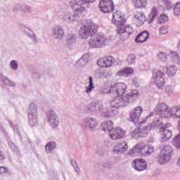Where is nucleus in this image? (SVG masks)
I'll return each instance as SVG.
<instances>
[{
	"mask_svg": "<svg viewBox=\"0 0 180 180\" xmlns=\"http://www.w3.org/2000/svg\"><path fill=\"white\" fill-rule=\"evenodd\" d=\"M137 96V91H134L124 97H118L110 101V106L103 109V104L101 101H92L94 113L100 112L103 117H110L119 114V108L127 106V102L131 98Z\"/></svg>",
	"mask_w": 180,
	"mask_h": 180,
	"instance_id": "nucleus-1",
	"label": "nucleus"
},
{
	"mask_svg": "<svg viewBox=\"0 0 180 180\" xmlns=\"http://www.w3.org/2000/svg\"><path fill=\"white\" fill-rule=\"evenodd\" d=\"M112 22L118 26L117 34L123 41L127 40L130 37V35L133 34V32H134L133 27H130V25H124L126 23V19L120 14L119 11L113 13Z\"/></svg>",
	"mask_w": 180,
	"mask_h": 180,
	"instance_id": "nucleus-2",
	"label": "nucleus"
},
{
	"mask_svg": "<svg viewBox=\"0 0 180 180\" xmlns=\"http://www.w3.org/2000/svg\"><path fill=\"white\" fill-rule=\"evenodd\" d=\"M70 5L72 9H75V11L74 13L68 11L63 15V19L67 23H72V22H75V20L79 18V15H81L84 11H86L88 9L86 7V3H85L84 1L71 0Z\"/></svg>",
	"mask_w": 180,
	"mask_h": 180,
	"instance_id": "nucleus-3",
	"label": "nucleus"
},
{
	"mask_svg": "<svg viewBox=\"0 0 180 180\" xmlns=\"http://www.w3.org/2000/svg\"><path fill=\"white\" fill-rule=\"evenodd\" d=\"M127 88V86L126 84H124V83H116L115 84H112L111 86H108L104 89L103 92L104 94H110L111 96H116V98H123L124 96H127L129 94H131V92L135 91L136 92V96L135 98L129 99L127 102V105H129V102H133V101H136L137 98H139V91L130 90L127 94H125ZM122 95L124 96H122Z\"/></svg>",
	"mask_w": 180,
	"mask_h": 180,
	"instance_id": "nucleus-4",
	"label": "nucleus"
},
{
	"mask_svg": "<svg viewBox=\"0 0 180 180\" xmlns=\"http://www.w3.org/2000/svg\"><path fill=\"white\" fill-rule=\"evenodd\" d=\"M162 124V122L158 117H155L153 122L144 127L136 129L134 131L131 132V136L133 139H140V137H146L150 130H155L158 129L160 125Z\"/></svg>",
	"mask_w": 180,
	"mask_h": 180,
	"instance_id": "nucleus-5",
	"label": "nucleus"
},
{
	"mask_svg": "<svg viewBox=\"0 0 180 180\" xmlns=\"http://www.w3.org/2000/svg\"><path fill=\"white\" fill-rule=\"evenodd\" d=\"M101 129L103 131H108V134L112 140L123 139L126 134V132L121 128L113 129V122L112 120L103 122L101 125Z\"/></svg>",
	"mask_w": 180,
	"mask_h": 180,
	"instance_id": "nucleus-6",
	"label": "nucleus"
},
{
	"mask_svg": "<svg viewBox=\"0 0 180 180\" xmlns=\"http://www.w3.org/2000/svg\"><path fill=\"white\" fill-rule=\"evenodd\" d=\"M98 27L95 22L89 21L86 23L79 30V36L82 39H88L94 36L98 31Z\"/></svg>",
	"mask_w": 180,
	"mask_h": 180,
	"instance_id": "nucleus-7",
	"label": "nucleus"
},
{
	"mask_svg": "<svg viewBox=\"0 0 180 180\" xmlns=\"http://www.w3.org/2000/svg\"><path fill=\"white\" fill-rule=\"evenodd\" d=\"M154 153V146L144 145V143H138L132 150L129 151L130 155L132 154L137 155L141 154L142 155H150Z\"/></svg>",
	"mask_w": 180,
	"mask_h": 180,
	"instance_id": "nucleus-8",
	"label": "nucleus"
},
{
	"mask_svg": "<svg viewBox=\"0 0 180 180\" xmlns=\"http://www.w3.org/2000/svg\"><path fill=\"white\" fill-rule=\"evenodd\" d=\"M172 147L171 146H165L160 152V155L159 156L158 163L160 165H164V164H167V162H169L171 160V157L172 156Z\"/></svg>",
	"mask_w": 180,
	"mask_h": 180,
	"instance_id": "nucleus-9",
	"label": "nucleus"
},
{
	"mask_svg": "<svg viewBox=\"0 0 180 180\" xmlns=\"http://www.w3.org/2000/svg\"><path fill=\"white\" fill-rule=\"evenodd\" d=\"M155 112L156 115H158L162 119L171 117V108L164 103H159L155 107Z\"/></svg>",
	"mask_w": 180,
	"mask_h": 180,
	"instance_id": "nucleus-10",
	"label": "nucleus"
},
{
	"mask_svg": "<svg viewBox=\"0 0 180 180\" xmlns=\"http://www.w3.org/2000/svg\"><path fill=\"white\" fill-rule=\"evenodd\" d=\"M108 39L102 34H97L94 39H91L89 41L90 47L93 49H101L105 44H107Z\"/></svg>",
	"mask_w": 180,
	"mask_h": 180,
	"instance_id": "nucleus-11",
	"label": "nucleus"
},
{
	"mask_svg": "<svg viewBox=\"0 0 180 180\" xmlns=\"http://www.w3.org/2000/svg\"><path fill=\"white\" fill-rule=\"evenodd\" d=\"M153 77L158 89H164V84H165V73L162 72L161 70H154Z\"/></svg>",
	"mask_w": 180,
	"mask_h": 180,
	"instance_id": "nucleus-12",
	"label": "nucleus"
},
{
	"mask_svg": "<svg viewBox=\"0 0 180 180\" xmlns=\"http://www.w3.org/2000/svg\"><path fill=\"white\" fill-rule=\"evenodd\" d=\"M98 7L101 12H103V13H109V12H113L115 9L112 0H101Z\"/></svg>",
	"mask_w": 180,
	"mask_h": 180,
	"instance_id": "nucleus-13",
	"label": "nucleus"
},
{
	"mask_svg": "<svg viewBox=\"0 0 180 180\" xmlns=\"http://www.w3.org/2000/svg\"><path fill=\"white\" fill-rule=\"evenodd\" d=\"M46 118L48 119V122L52 129H56V127H57V126H58L60 124L58 116L54 110H49L47 111Z\"/></svg>",
	"mask_w": 180,
	"mask_h": 180,
	"instance_id": "nucleus-14",
	"label": "nucleus"
},
{
	"mask_svg": "<svg viewBox=\"0 0 180 180\" xmlns=\"http://www.w3.org/2000/svg\"><path fill=\"white\" fill-rule=\"evenodd\" d=\"M171 124L162 125L160 129L161 139L162 141H168L172 137V131H171Z\"/></svg>",
	"mask_w": 180,
	"mask_h": 180,
	"instance_id": "nucleus-15",
	"label": "nucleus"
},
{
	"mask_svg": "<svg viewBox=\"0 0 180 180\" xmlns=\"http://www.w3.org/2000/svg\"><path fill=\"white\" fill-rule=\"evenodd\" d=\"M82 126L88 129V130H91V131H94L98 127V122L95 118L86 117L82 120Z\"/></svg>",
	"mask_w": 180,
	"mask_h": 180,
	"instance_id": "nucleus-16",
	"label": "nucleus"
},
{
	"mask_svg": "<svg viewBox=\"0 0 180 180\" xmlns=\"http://www.w3.org/2000/svg\"><path fill=\"white\" fill-rule=\"evenodd\" d=\"M51 36L55 39V40H61L65 36V32H64V28L60 25H56L52 27Z\"/></svg>",
	"mask_w": 180,
	"mask_h": 180,
	"instance_id": "nucleus-17",
	"label": "nucleus"
},
{
	"mask_svg": "<svg viewBox=\"0 0 180 180\" xmlns=\"http://www.w3.org/2000/svg\"><path fill=\"white\" fill-rule=\"evenodd\" d=\"M97 64L101 68H109L113 64V58L112 56L100 58L97 61Z\"/></svg>",
	"mask_w": 180,
	"mask_h": 180,
	"instance_id": "nucleus-18",
	"label": "nucleus"
},
{
	"mask_svg": "<svg viewBox=\"0 0 180 180\" xmlns=\"http://www.w3.org/2000/svg\"><path fill=\"white\" fill-rule=\"evenodd\" d=\"M132 167L136 171H144L147 169V163L143 159H135L132 162Z\"/></svg>",
	"mask_w": 180,
	"mask_h": 180,
	"instance_id": "nucleus-19",
	"label": "nucleus"
},
{
	"mask_svg": "<svg viewBox=\"0 0 180 180\" xmlns=\"http://www.w3.org/2000/svg\"><path fill=\"white\" fill-rule=\"evenodd\" d=\"M141 113H143V108L141 106L135 108L134 110L131 111L129 114L130 122H133V123H137V122H139V119H140Z\"/></svg>",
	"mask_w": 180,
	"mask_h": 180,
	"instance_id": "nucleus-20",
	"label": "nucleus"
},
{
	"mask_svg": "<svg viewBox=\"0 0 180 180\" xmlns=\"http://www.w3.org/2000/svg\"><path fill=\"white\" fill-rule=\"evenodd\" d=\"M127 148V143L126 142H121L113 147L112 152L114 154H123Z\"/></svg>",
	"mask_w": 180,
	"mask_h": 180,
	"instance_id": "nucleus-21",
	"label": "nucleus"
},
{
	"mask_svg": "<svg viewBox=\"0 0 180 180\" xmlns=\"http://www.w3.org/2000/svg\"><path fill=\"white\" fill-rule=\"evenodd\" d=\"M150 37V33H148V31H143L139 34L137 35V37L135 39L136 43H145V41H147Z\"/></svg>",
	"mask_w": 180,
	"mask_h": 180,
	"instance_id": "nucleus-22",
	"label": "nucleus"
},
{
	"mask_svg": "<svg viewBox=\"0 0 180 180\" xmlns=\"http://www.w3.org/2000/svg\"><path fill=\"white\" fill-rule=\"evenodd\" d=\"M77 43V35L74 34H68L66 37V46L71 47Z\"/></svg>",
	"mask_w": 180,
	"mask_h": 180,
	"instance_id": "nucleus-23",
	"label": "nucleus"
},
{
	"mask_svg": "<svg viewBox=\"0 0 180 180\" xmlns=\"http://www.w3.org/2000/svg\"><path fill=\"white\" fill-rule=\"evenodd\" d=\"M56 148H57V143L55 141H49L45 145V151L46 154H52Z\"/></svg>",
	"mask_w": 180,
	"mask_h": 180,
	"instance_id": "nucleus-24",
	"label": "nucleus"
},
{
	"mask_svg": "<svg viewBox=\"0 0 180 180\" xmlns=\"http://www.w3.org/2000/svg\"><path fill=\"white\" fill-rule=\"evenodd\" d=\"M134 72V70L131 68H124L122 70H119L117 72V75L120 77H129V75H131Z\"/></svg>",
	"mask_w": 180,
	"mask_h": 180,
	"instance_id": "nucleus-25",
	"label": "nucleus"
},
{
	"mask_svg": "<svg viewBox=\"0 0 180 180\" xmlns=\"http://www.w3.org/2000/svg\"><path fill=\"white\" fill-rule=\"evenodd\" d=\"M24 33H26V34L28 35L29 38L32 40L33 43H37V37L36 36V34L30 30V28L25 27Z\"/></svg>",
	"mask_w": 180,
	"mask_h": 180,
	"instance_id": "nucleus-26",
	"label": "nucleus"
},
{
	"mask_svg": "<svg viewBox=\"0 0 180 180\" xmlns=\"http://www.w3.org/2000/svg\"><path fill=\"white\" fill-rule=\"evenodd\" d=\"M28 122L32 127L36 126L39 122V115H28Z\"/></svg>",
	"mask_w": 180,
	"mask_h": 180,
	"instance_id": "nucleus-27",
	"label": "nucleus"
},
{
	"mask_svg": "<svg viewBox=\"0 0 180 180\" xmlns=\"http://www.w3.org/2000/svg\"><path fill=\"white\" fill-rule=\"evenodd\" d=\"M170 117H174V119H180V107L171 108Z\"/></svg>",
	"mask_w": 180,
	"mask_h": 180,
	"instance_id": "nucleus-28",
	"label": "nucleus"
},
{
	"mask_svg": "<svg viewBox=\"0 0 180 180\" xmlns=\"http://www.w3.org/2000/svg\"><path fill=\"white\" fill-rule=\"evenodd\" d=\"M39 108L34 103H31L28 108V115H39L37 113Z\"/></svg>",
	"mask_w": 180,
	"mask_h": 180,
	"instance_id": "nucleus-29",
	"label": "nucleus"
},
{
	"mask_svg": "<svg viewBox=\"0 0 180 180\" xmlns=\"http://www.w3.org/2000/svg\"><path fill=\"white\" fill-rule=\"evenodd\" d=\"M94 89H95V86L94 85V78L90 76L89 77V86L86 87V94H91Z\"/></svg>",
	"mask_w": 180,
	"mask_h": 180,
	"instance_id": "nucleus-30",
	"label": "nucleus"
},
{
	"mask_svg": "<svg viewBox=\"0 0 180 180\" xmlns=\"http://www.w3.org/2000/svg\"><path fill=\"white\" fill-rule=\"evenodd\" d=\"M158 9L154 7L152 8L150 13L149 14V23L154 21V19L158 16Z\"/></svg>",
	"mask_w": 180,
	"mask_h": 180,
	"instance_id": "nucleus-31",
	"label": "nucleus"
},
{
	"mask_svg": "<svg viewBox=\"0 0 180 180\" xmlns=\"http://www.w3.org/2000/svg\"><path fill=\"white\" fill-rule=\"evenodd\" d=\"M0 79L2 81V82L5 85H8L9 86H15V82H12L11 79H9L8 77L4 76V75H0Z\"/></svg>",
	"mask_w": 180,
	"mask_h": 180,
	"instance_id": "nucleus-32",
	"label": "nucleus"
},
{
	"mask_svg": "<svg viewBox=\"0 0 180 180\" xmlns=\"http://www.w3.org/2000/svg\"><path fill=\"white\" fill-rule=\"evenodd\" d=\"M166 72L169 77H172L176 74V68L175 65L169 66L167 68Z\"/></svg>",
	"mask_w": 180,
	"mask_h": 180,
	"instance_id": "nucleus-33",
	"label": "nucleus"
},
{
	"mask_svg": "<svg viewBox=\"0 0 180 180\" xmlns=\"http://www.w3.org/2000/svg\"><path fill=\"white\" fill-rule=\"evenodd\" d=\"M135 5V8H141L142 6H146L147 5V0H132Z\"/></svg>",
	"mask_w": 180,
	"mask_h": 180,
	"instance_id": "nucleus-34",
	"label": "nucleus"
},
{
	"mask_svg": "<svg viewBox=\"0 0 180 180\" xmlns=\"http://www.w3.org/2000/svg\"><path fill=\"white\" fill-rule=\"evenodd\" d=\"M84 112L85 113H95V110L92 102L84 107Z\"/></svg>",
	"mask_w": 180,
	"mask_h": 180,
	"instance_id": "nucleus-35",
	"label": "nucleus"
},
{
	"mask_svg": "<svg viewBox=\"0 0 180 180\" xmlns=\"http://www.w3.org/2000/svg\"><path fill=\"white\" fill-rule=\"evenodd\" d=\"M135 18L136 19H137V20H139V22H141V23H144V22H146V15H144V13L143 12L138 13L135 15Z\"/></svg>",
	"mask_w": 180,
	"mask_h": 180,
	"instance_id": "nucleus-36",
	"label": "nucleus"
},
{
	"mask_svg": "<svg viewBox=\"0 0 180 180\" xmlns=\"http://www.w3.org/2000/svg\"><path fill=\"white\" fill-rule=\"evenodd\" d=\"M127 63L131 65L136 63V56L134 54H130L127 59Z\"/></svg>",
	"mask_w": 180,
	"mask_h": 180,
	"instance_id": "nucleus-37",
	"label": "nucleus"
},
{
	"mask_svg": "<svg viewBox=\"0 0 180 180\" xmlns=\"http://www.w3.org/2000/svg\"><path fill=\"white\" fill-rule=\"evenodd\" d=\"M173 144L177 148H180V133L173 139Z\"/></svg>",
	"mask_w": 180,
	"mask_h": 180,
	"instance_id": "nucleus-38",
	"label": "nucleus"
},
{
	"mask_svg": "<svg viewBox=\"0 0 180 180\" xmlns=\"http://www.w3.org/2000/svg\"><path fill=\"white\" fill-rule=\"evenodd\" d=\"M169 19V18H168V15H167V14H162L158 18V22L160 24L165 23L166 22H168Z\"/></svg>",
	"mask_w": 180,
	"mask_h": 180,
	"instance_id": "nucleus-39",
	"label": "nucleus"
},
{
	"mask_svg": "<svg viewBox=\"0 0 180 180\" xmlns=\"http://www.w3.org/2000/svg\"><path fill=\"white\" fill-rule=\"evenodd\" d=\"M70 164L73 167L75 172L76 174H79V167H78V164H77V162L74 160H70Z\"/></svg>",
	"mask_w": 180,
	"mask_h": 180,
	"instance_id": "nucleus-40",
	"label": "nucleus"
},
{
	"mask_svg": "<svg viewBox=\"0 0 180 180\" xmlns=\"http://www.w3.org/2000/svg\"><path fill=\"white\" fill-rule=\"evenodd\" d=\"M23 11V4H16L13 8V11L15 13H17L18 12H22Z\"/></svg>",
	"mask_w": 180,
	"mask_h": 180,
	"instance_id": "nucleus-41",
	"label": "nucleus"
},
{
	"mask_svg": "<svg viewBox=\"0 0 180 180\" xmlns=\"http://www.w3.org/2000/svg\"><path fill=\"white\" fill-rule=\"evenodd\" d=\"M174 16L180 15V2H177L174 8Z\"/></svg>",
	"mask_w": 180,
	"mask_h": 180,
	"instance_id": "nucleus-42",
	"label": "nucleus"
},
{
	"mask_svg": "<svg viewBox=\"0 0 180 180\" xmlns=\"http://www.w3.org/2000/svg\"><path fill=\"white\" fill-rule=\"evenodd\" d=\"M169 56L170 57H172L173 60L176 61V63H178V61L180 60L179 55L176 51H171Z\"/></svg>",
	"mask_w": 180,
	"mask_h": 180,
	"instance_id": "nucleus-43",
	"label": "nucleus"
},
{
	"mask_svg": "<svg viewBox=\"0 0 180 180\" xmlns=\"http://www.w3.org/2000/svg\"><path fill=\"white\" fill-rule=\"evenodd\" d=\"M10 67L13 71H18V68L19 67L18 61H16L15 60H11L10 63Z\"/></svg>",
	"mask_w": 180,
	"mask_h": 180,
	"instance_id": "nucleus-44",
	"label": "nucleus"
},
{
	"mask_svg": "<svg viewBox=\"0 0 180 180\" xmlns=\"http://www.w3.org/2000/svg\"><path fill=\"white\" fill-rule=\"evenodd\" d=\"M22 12H25V13H32L33 12V9H32V7L26 4H22Z\"/></svg>",
	"mask_w": 180,
	"mask_h": 180,
	"instance_id": "nucleus-45",
	"label": "nucleus"
},
{
	"mask_svg": "<svg viewBox=\"0 0 180 180\" xmlns=\"http://www.w3.org/2000/svg\"><path fill=\"white\" fill-rule=\"evenodd\" d=\"M158 57L161 61H167V53L163 52H159L158 53Z\"/></svg>",
	"mask_w": 180,
	"mask_h": 180,
	"instance_id": "nucleus-46",
	"label": "nucleus"
},
{
	"mask_svg": "<svg viewBox=\"0 0 180 180\" xmlns=\"http://www.w3.org/2000/svg\"><path fill=\"white\" fill-rule=\"evenodd\" d=\"M86 57H88V55L83 56L80 59H79L77 62L78 64H82V65H85V63H86V61H88Z\"/></svg>",
	"mask_w": 180,
	"mask_h": 180,
	"instance_id": "nucleus-47",
	"label": "nucleus"
},
{
	"mask_svg": "<svg viewBox=\"0 0 180 180\" xmlns=\"http://www.w3.org/2000/svg\"><path fill=\"white\" fill-rule=\"evenodd\" d=\"M166 33H168V26L165 25L160 28V34H166Z\"/></svg>",
	"mask_w": 180,
	"mask_h": 180,
	"instance_id": "nucleus-48",
	"label": "nucleus"
},
{
	"mask_svg": "<svg viewBox=\"0 0 180 180\" xmlns=\"http://www.w3.org/2000/svg\"><path fill=\"white\" fill-rule=\"evenodd\" d=\"M8 172V168L6 167L1 166L0 167V175H4V174H6Z\"/></svg>",
	"mask_w": 180,
	"mask_h": 180,
	"instance_id": "nucleus-49",
	"label": "nucleus"
},
{
	"mask_svg": "<svg viewBox=\"0 0 180 180\" xmlns=\"http://www.w3.org/2000/svg\"><path fill=\"white\" fill-rule=\"evenodd\" d=\"M8 146L10 148H11L12 151H16L18 150L16 145H15V143H13V142H9Z\"/></svg>",
	"mask_w": 180,
	"mask_h": 180,
	"instance_id": "nucleus-50",
	"label": "nucleus"
},
{
	"mask_svg": "<svg viewBox=\"0 0 180 180\" xmlns=\"http://www.w3.org/2000/svg\"><path fill=\"white\" fill-rule=\"evenodd\" d=\"M102 167L103 168H112V162H106L102 164Z\"/></svg>",
	"mask_w": 180,
	"mask_h": 180,
	"instance_id": "nucleus-51",
	"label": "nucleus"
},
{
	"mask_svg": "<svg viewBox=\"0 0 180 180\" xmlns=\"http://www.w3.org/2000/svg\"><path fill=\"white\" fill-rule=\"evenodd\" d=\"M154 116V112H150L149 115H148L146 118V120H143L141 123H146V120H148L150 117H153Z\"/></svg>",
	"mask_w": 180,
	"mask_h": 180,
	"instance_id": "nucleus-52",
	"label": "nucleus"
},
{
	"mask_svg": "<svg viewBox=\"0 0 180 180\" xmlns=\"http://www.w3.org/2000/svg\"><path fill=\"white\" fill-rule=\"evenodd\" d=\"M166 6H167V9L172 8V4L169 1L166 2Z\"/></svg>",
	"mask_w": 180,
	"mask_h": 180,
	"instance_id": "nucleus-53",
	"label": "nucleus"
},
{
	"mask_svg": "<svg viewBox=\"0 0 180 180\" xmlns=\"http://www.w3.org/2000/svg\"><path fill=\"white\" fill-rule=\"evenodd\" d=\"M0 160H5V155L2 151H0Z\"/></svg>",
	"mask_w": 180,
	"mask_h": 180,
	"instance_id": "nucleus-54",
	"label": "nucleus"
},
{
	"mask_svg": "<svg viewBox=\"0 0 180 180\" xmlns=\"http://www.w3.org/2000/svg\"><path fill=\"white\" fill-rule=\"evenodd\" d=\"M105 77H110V75H112V72H105Z\"/></svg>",
	"mask_w": 180,
	"mask_h": 180,
	"instance_id": "nucleus-55",
	"label": "nucleus"
},
{
	"mask_svg": "<svg viewBox=\"0 0 180 180\" xmlns=\"http://www.w3.org/2000/svg\"><path fill=\"white\" fill-rule=\"evenodd\" d=\"M169 88H171V87L167 86V87L166 88V92H168V94H169Z\"/></svg>",
	"mask_w": 180,
	"mask_h": 180,
	"instance_id": "nucleus-56",
	"label": "nucleus"
},
{
	"mask_svg": "<svg viewBox=\"0 0 180 180\" xmlns=\"http://www.w3.org/2000/svg\"><path fill=\"white\" fill-rule=\"evenodd\" d=\"M177 49H178V50L180 51V41L178 43Z\"/></svg>",
	"mask_w": 180,
	"mask_h": 180,
	"instance_id": "nucleus-57",
	"label": "nucleus"
},
{
	"mask_svg": "<svg viewBox=\"0 0 180 180\" xmlns=\"http://www.w3.org/2000/svg\"><path fill=\"white\" fill-rule=\"evenodd\" d=\"M0 129L1 130H4V127H2V124H0Z\"/></svg>",
	"mask_w": 180,
	"mask_h": 180,
	"instance_id": "nucleus-58",
	"label": "nucleus"
},
{
	"mask_svg": "<svg viewBox=\"0 0 180 180\" xmlns=\"http://www.w3.org/2000/svg\"><path fill=\"white\" fill-rule=\"evenodd\" d=\"M37 78H40V75L39 73H37Z\"/></svg>",
	"mask_w": 180,
	"mask_h": 180,
	"instance_id": "nucleus-59",
	"label": "nucleus"
},
{
	"mask_svg": "<svg viewBox=\"0 0 180 180\" xmlns=\"http://www.w3.org/2000/svg\"><path fill=\"white\" fill-rule=\"evenodd\" d=\"M136 81H137L136 79H133V82H136Z\"/></svg>",
	"mask_w": 180,
	"mask_h": 180,
	"instance_id": "nucleus-60",
	"label": "nucleus"
},
{
	"mask_svg": "<svg viewBox=\"0 0 180 180\" xmlns=\"http://www.w3.org/2000/svg\"><path fill=\"white\" fill-rule=\"evenodd\" d=\"M53 180H58V179H57V177H56Z\"/></svg>",
	"mask_w": 180,
	"mask_h": 180,
	"instance_id": "nucleus-61",
	"label": "nucleus"
},
{
	"mask_svg": "<svg viewBox=\"0 0 180 180\" xmlns=\"http://www.w3.org/2000/svg\"><path fill=\"white\" fill-rule=\"evenodd\" d=\"M136 86H139V84H136Z\"/></svg>",
	"mask_w": 180,
	"mask_h": 180,
	"instance_id": "nucleus-62",
	"label": "nucleus"
}]
</instances>
